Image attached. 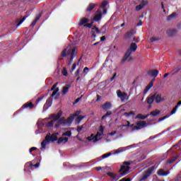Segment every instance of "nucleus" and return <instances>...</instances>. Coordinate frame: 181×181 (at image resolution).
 Wrapping results in <instances>:
<instances>
[{"label": "nucleus", "mask_w": 181, "mask_h": 181, "mask_svg": "<svg viewBox=\"0 0 181 181\" xmlns=\"http://www.w3.org/2000/svg\"><path fill=\"white\" fill-rule=\"evenodd\" d=\"M76 50H77V48H76L74 46L69 45L67 49H64L61 52V57L59 58V60H62V57H66L67 54L68 56H70V59L67 61L68 66H71V63H73V60L74 59V57L77 56V52H76Z\"/></svg>", "instance_id": "f257e3e1"}, {"label": "nucleus", "mask_w": 181, "mask_h": 181, "mask_svg": "<svg viewBox=\"0 0 181 181\" xmlns=\"http://www.w3.org/2000/svg\"><path fill=\"white\" fill-rule=\"evenodd\" d=\"M59 135V133H54L52 134H51L50 133H48L45 139L42 141L41 143V147L42 148V149H45V148H46V145H47V144H49L50 142H56V141H57L58 137L57 136Z\"/></svg>", "instance_id": "f03ea898"}, {"label": "nucleus", "mask_w": 181, "mask_h": 181, "mask_svg": "<svg viewBox=\"0 0 181 181\" xmlns=\"http://www.w3.org/2000/svg\"><path fill=\"white\" fill-rule=\"evenodd\" d=\"M136 49H138V45H136L135 42L132 43L129 49L127 50L123 59L121 60V64H124V63H125V62L129 59L132 52H136Z\"/></svg>", "instance_id": "7ed1b4c3"}, {"label": "nucleus", "mask_w": 181, "mask_h": 181, "mask_svg": "<svg viewBox=\"0 0 181 181\" xmlns=\"http://www.w3.org/2000/svg\"><path fill=\"white\" fill-rule=\"evenodd\" d=\"M129 165H131V161L123 162V165L121 166V168L119 170L122 176H125V175L129 172Z\"/></svg>", "instance_id": "20e7f679"}, {"label": "nucleus", "mask_w": 181, "mask_h": 181, "mask_svg": "<svg viewBox=\"0 0 181 181\" xmlns=\"http://www.w3.org/2000/svg\"><path fill=\"white\" fill-rule=\"evenodd\" d=\"M57 87V83H54L51 88V91H52L51 97L54 98V100H59V98H60V94L59 93V88Z\"/></svg>", "instance_id": "39448f33"}, {"label": "nucleus", "mask_w": 181, "mask_h": 181, "mask_svg": "<svg viewBox=\"0 0 181 181\" xmlns=\"http://www.w3.org/2000/svg\"><path fill=\"white\" fill-rule=\"evenodd\" d=\"M155 170V166L152 165L151 167L148 168L147 170L144 173L143 177L140 180H146L151 175H152V173Z\"/></svg>", "instance_id": "423d86ee"}, {"label": "nucleus", "mask_w": 181, "mask_h": 181, "mask_svg": "<svg viewBox=\"0 0 181 181\" xmlns=\"http://www.w3.org/2000/svg\"><path fill=\"white\" fill-rule=\"evenodd\" d=\"M144 127H146V122L140 121L136 123V126H134L132 128V131H135V129H142Z\"/></svg>", "instance_id": "0eeeda50"}, {"label": "nucleus", "mask_w": 181, "mask_h": 181, "mask_svg": "<svg viewBox=\"0 0 181 181\" xmlns=\"http://www.w3.org/2000/svg\"><path fill=\"white\" fill-rule=\"evenodd\" d=\"M101 18H103V12H101V10H98L93 16V21L95 22H100L101 21Z\"/></svg>", "instance_id": "6e6552de"}, {"label": "nucleus", "mask_w": 181, "mask_h": 181, "mask_svg": "<svg viewBox=\"0 0 181 181\" xmlns=\"http://www.w3.org/2000/svg\"><path fill=\"white\" fill-rule=\"evenodd\" d=\"M148 4H149V1L147 0H143L140 4L136 6V11H139L141 9H144V8H145L146 5H148Z\"/></svg>", "instance_id": "1a4fd4ad"}, {"label": "nucleus", "mask_w": 181, "mask_h": 181, "mask_svg": "<svg viewBox=\"0 0 181 181\" xmlns=\"http://www.w3.org/2000/svg\"><path fill=\"white\" fill-rule=\"evenodd\" d=\"M101 108L104 111H108V110H111V108H112V104H111L110 102H106L101 105Z\"/></svg>", "instance_id": "9d476101"}, {"label": "nucleus", "mask_w": 181, "mask_h": 181, "mask_svg": "<svg viewBox=\"0 0 181 181\" xmlns=\"http://www.w3.org/2000/svg\"><path fill=\"white\" fill-rule=\"evenodd\" d=\"M147 74H148V76H151V77H154V78H156V77H158V74H159V71H158L157 69L148 71L147 72Z\"/></svg>", "instance_id": "9b49d317"}, {"label": "nucleus", "mask_w": 181, "mask_h": 181, "mask_svg": "<svg viewBox=\"0 0 181 181\" xmlns=\"http://www.w3.org/2000/svg\"><path fill=\"white\" fill-rule=\"evenodd\" d=\"M22 108H25L27 110H33L35 108V105L32 102H27L23 106Z\"/></svg>", "instance_id": "f8f14e48"}, {"label": "nucleus", "mask_w": 181, "mask_h": 181, "mask_svg": "<svg viewBox=\"0 0 181 181\" xmlns=\"http://www.w3.org/2000/svg\"><path fill=\"white\" fill-rule=\"evenodd\" d=\"M153 95H156L154 98V100L156 103V104H159L161 101H165V99L162 98V95L154 93Z\"/></svg>", "instance_id": "ddd939ff"}, {"label": "nucleus", "mask_w": 181, "mask_h": 181, "mask_svg": "<svg viewBox=\"0 0 181 181\" xmlns=\"http://www.w3.org/2000/svg\"><path fill=\"white\" fill-rule=\"evenodd\" d=\"M71 88V85L69 84L66 85V86H64L62 90V95H66L69 93V90Z\"/></svg>", "instance_id": "4468645a"}, {"label": "nucleus", "mask_w": 181, "mask_h": 181, "mask_svg": "<svg viewBox=\"0 0 181 181\" xmlns=\"http://www.w3.org/2000/svg\"><path fill=\"white\" fill-rule=\"evenodd\" d=\"M177 33V30L176 29H173V30H168L166 31V34L169 37H172L175 36Z\"/></svg>", "instance_id": "2eb2a0df"}, {"label": "nucleus", "mask_w": 181, "mask_h": 181, "mask_svg": "<svg viewBox=\"0 0 181 181\" xmlns=\"http://www.w3.org/2000/svg\"><path fill=\"white\" fill-rule=\"evenodd\" d=\"M53 103V99L49 98L47 100L45 104L44 105L45 110H47L49 107H52V104Z\"/></svg>", "instance_id": "dca6fc26"}, {"label": "nucleus", "mask_w": 181, "mask_h": 181, "mask_svg": "<svg viewBox=\"0 0 181 181\" xmlns=\"http://www.w3.org/2000/svg\"><path fill=\"white\" fill-rule=\"evenodd\" d=\"M90 22V19L87 18H83L80 20V22L78 23V26H83V25H86Z\"/></svg>", "instance_id": "f3484780"}, {"label": "nucleus", "mask_w": 181, "mask_h": 181, "mask_svg": "<svg viewBox=\"0 0 181 181\" xmlns=\"http://www.w3.org/2000/svg\"><path fill=\"white\" fill-rule=\"evenodd\" d=\"M169 173H170V171H165V170H163L162 169H160L158 171V176H168V175H169Z\"/></svg>", "instance_id": "a211bd4d"}, {"label": "nucleus", "mask_w": 181, "mask_h": 181, "mask_svg": "<svg viewBox=\"0 0 181 181\" xmlns=\"http://www.w3.org/2000/svg\"><path fill=\"white\" fill-rule=\"evenodd\" d=\"M62 112H58L57 115L52 114L51 115V117L53 118L54 121H59L60 117H62Z\"/></svg>", "instance_id": "6ab92c4d"}, {"label": "nucleus", "mask_w": 181, "mask_h": 181, "mask_svg": "<svg viewBox=\"0 0 181 181\" xmlns=\"http://www.w3.org/2000/svg\"><path fill=\"white\" fill-rule=\"evenodd\" d=\"M134 35V30H131L124 35V39H131Z\"/></svg>", "instance_id": "aec40b11"}, {"label": "nucleus", "mask_w": 181, "mask_h": 181, "mask_svg": "<svg viewBox=\"0 0 181 181\" xmlns=\"http://www.w3.org/2000/svg\"><path fill=\"white\" fill-rule=\"evenodd\" d=\"M84 118H86V116H81L79 115L78 116L76 119H75V124L76 125H78V124H80V122H81L82 119H84Z\"/></svg>", "instance_id": "412c9836"}, {"label": "nucleus", "mask_w": 181, "mask_h": 181, "mask_svg": "<svg viewBox=\"0 0 181 181\" xmlns=\"http://www.w3.org/2000/svg\"><path fill=\"white\" fill-rule=\"evenodd\" d=\"M95 6H97V4L93 3L90 4L86 9V11L91 12V11H93V9L95 8Z\"/></svg>", "instance_id": "4be33fe9"}, {"label": "nucleus", "mask_w": 181, "mask_h": 181, "mask_svg": "<svg viewBox=\"0 0 181 181\" xmlns=\"http://www.w3.org/2000/svg\"><path fill=\"white\" fill-rule=\"evenodd\" d=\"M74 116L73 115H70L69 117L66 119V124H72L73 121H74Z\"/></svg>", "instance_id": "5701e85b"}, {"label": "nucleus", "mask_w": 181, "mask_h": 181, "mask_svg": "<svg viewBox=\"0 0 181 181\" xmlns=\"http://www.w3.org/2000/svg\"><path fill=\"white\" fill-rule=\"evenodd\" d=\"M156 95H153L150 97L147 98V104H153V101H155Z\"/></svg>", "instance_id": "b1692460"}, {"label": "nucleus", "mask_w": 181, "mask_h": 181, "mask_svg": "<svg viewBox=\"0 0 181 181\" xmlns=\"http://www.w3.org/2000/svg\"><path fill=\"white\" fill-rule=\"evenodd\" d=\"M64 143L66 142H68L69 141V138L67 137H60L59 139H58V141H57V144L58 145H60V144H62V142H64Z\"/></svg>", "instance_id": "393cba45"}, {"label": "nucleus", "mask_w": 181, "mask_h": 181, "mask_svg": "<svg viewBox=\"0 0 181 181\" xmlns=\"http://www.w3.org/2000/svg\"><path fill=\"white\" fill-rule=\"evenodd\" d=\"M110 115H112V112L111 110L107 111L101 118L102 121L107 119V117H110Z\"/></svg>", "instance_id": "a878e982"}, {"label": "nucleus", "mask_w": 181, "mask_h": 181, "mask_svg": "<svg viewBox=\"0 0 181 181\" xmlns=\"http://www.w3.org/2000/svg\"><path fill=\"white\" fill-rule=\"evenodd\" d=\"M107 176H110L112 177V179H115V180H118L119 179V177H118L117 175L114 174L113 173H107Z\"/></svg>", "instance_id": "bb28decb"}, {"label": "nucleus", "mask_w": 181, "mask_h": 181, "mask_svg": "<svg viewBox=\"0 0 181 181\" xmlns=\"http://www.w3.org/2000/svg\"><path fill=\"white\" fill-rule=\"evenodd\" d=\"M159 114H160V111H159L158 110H155L151 112L150 115H151L152 117H156V115H159Z\"/></svg>", "instance_id": "cd10ccee"}, {"label": "nucleus", "mask_w": 181, "mask_h": 181, "mask_svg": "<svg viewBox=\"0 0 181 181\" xmlns=\"http://www.w3.org/2000/svg\"><path fill=\"white\" fill-rule=\"evenodd\" d=\"M148 115L144 116L142 114H138L136 119L137 118L138 119H146V118H148Z\"/></svg>", "instance_id": "c85d7f7f"}, {"label": "nucleus", "mask_w": 181, "mask_h": 181, "mask_svg": "<svg viewBox=\"0 0 181 181\" xmlns=\"http://www.w3.org/2000/svg\"><path fill=\"white\" fill-rule=\"evenodd\" d=\"M57 122L60 125H66V124H67V123H66V119H64V117H62V119H59L57 121Z\"/></svg>", "instance_id": "c756f323"}, {"label": "nucleus", "mask_w": 181, "mask_h": 181, "mask_svg": "<svg viewBox=\"0 0 181 181\" xmlns=\"http://www.w3.org/2000/svg\"><path fill=\"white\" fill-rule=\"evenodd\" d=\"M177 159V157H173L167 160V163L170 165V163H173Z\"/></svg>", "instance_id": "7c9ffc66"}, {"label": "nucleus", "mask_w": 181, "mask_h": 181, "mask_svg": "<svg viewBox=\"0 0 181 181\" xmlns=\"http://www.w3.org/2000/svg\"><path fill=\"white\" fill-rule=\"evenodd\" d=\"M42 16H37L35 19L33 21V23H31L32 26H35L36 25V23H37V21H39V19H40Z\"/></svg>", "instance_id": "2f4dec72"}, {"label": "nucleus", "mask_w": 181, "mask_h": 181, "mask_svg": "<svg viewBox=\"0 0 181 181\" xmlns=\"http://www.w3.org/2000/svg\"><path fill=\"white\" fill-rule=\"evenodd\" d=\"M101 135H103V134H101L100 132H98L95 136L94 137L95 139L93 141V142H97L98 141H100V139H98V136H101Z\"/></svg>", "instance_id": "473e14b6"}, {"label": "nucleus", "mask_w": 181, "mask_h": 181, "mask_svg": "<svg viewBox=\"0 0 181 181\" xmlns=\"http://www.w3.org/2000/svg\"><path fill=\"white\" fill-rule=\"evenodd\" d=\"M176 16H177V14L176 13H173L172 14L168 16L167 21H170V19H172L173 18H176Z\"/></svg>", "instance_id": "72a5a7b5"}, {"label": "nucleus", "mask_w": 181, "mask_h": 181, "mask_svg": "<svg viewBox=\"0 0 181 181\" xmlns=\"http://www.w3.org/2000/svg\"><path fill=\"white\" fill-rule=\"evenodd\" d=\"M127 96L128 95L127 93H123V94L119 98H120L121 101H125Z\"/></svg>", "instance_id": "f704fd0d"}, {"label": "nucleus", "mask_w": 181, "mask_h": 181, "mask_svg": "<svg viewBox=\"0 0 181 181\" xmlns=\"http://www.w3.org/2000/svg\"><path fill=\"white\" fill-rule=\"evenodd\" d=\"M26 18H28V16L23 17V18L17 23V26L22 25V23H23V22H25L26 20Z\"/></svg>", "instance_id": "c9c22d12"}, {"label": "nucleus", "mask_w": 181, "mask_h": 181, "mask_svg": "<svg viewBox=\"0 0 181 181\" xmlns=\"http://www.w3.org/2000/svg\"><path fill=\"white\" fill-rule=\"evenodd\" d=\"M121 152H124V148H119L117 150H115L114 154L117 155V153H121Z\"/></svg>", "instance_id": "e433bc0d"}, {"label": "nucleus", "mask_w": 181, "mask_h": 181, "mask_svg": "<svg viewBox=\"0 0 181 181\" xmlns=\"http://www.w3.org/2000/svg\"><path fill=\"white\" fill-rule=\"evenodd\" d=\"M85 125H86V124H83L82 126H78L77 129H76L77 132H81V131L84 128Z\"/></svg>", "instance_id": "4c0bfd02"}, {"label": "nucleus", "mask_w": 181, "mask_h": 181, "mask_svg": "<svg viewBox=\"0 0 181 181\" xmlns=\"http://www.w3.org/2000/svg\"><path fill=\"white\" fill-rule=\"evenodd\" d=\"M62 74L65 77H67V76H69V74L67 73V69H66V67L63 68V69H62Z\"/></svg>", "instance_id": "58836bf2"}, {"label": "nucleus", "mask_w": 181, "mask_h": 181, "mask_svg": "<svg viewBox=\"0 0 181 181\" xmlns=\"http://www.w3.org/2000/svg\"><path fill=\"white\" fill-rule=\"evenodd\" d=\"M158 40H160V37H152L151 38H150V42H151L152 43L153 42H158Z\"/></svg>", "instance_id": "ea45409f"}, {"label": "nucleus", "mask_w": 181, "mask_h": 181, "mask_svg": "<svg viewBox=\"0 0 181 181\" xmlns=\"http://www.w3.org/2000/svg\"><path fill=\"white\" fill-rule=\"evenodd\" d=\"M53 122V121H49L48 123H47V128H51L52 127H53V125H54Z\"/></svg>", "instance_id": "a19ab883"}, {"label": "nucleus", "mask_w": 181, "mask_h": 181, "mask_svg": "<svg viewBox=\"0 0 181 181\" xmlns=\"http://www.w3.org/2000/svg\"><path fill=\"white\" fill-rule=\"evenodd\" d=\"M131 127L132 128H134V124H131V123L129 122V121H127V124H123L122 127Z\"/></svg>", "instance_id": "79ce46f5"}, {"label": "nucleus", "mask_w": 181, "mask_h": 181, "mask_svg": "<svg viewBox=\"0 0 181 181\" xmlns=\"http://www.w3.org/2000/svg\"><path fill=\"white\" fill-rule=\"evenodd\" d=\"M111 155H112V153H111V152L105 153V154L102 155V158L103 159H105V158H108V156H111Z\"/></svg>", "instance_id": "37998d69"}, {"label": "nucleus", "mask_w": 181, "mask_h": 181, "mask_svg": "<svg viewBox=\"0 0 181 181\" xmlns=\"http://www.w3.org/2000/svg\"><path fill=\"white\" fill-rule=\"evenodd\" d=\"M76 66H77V63L74 62V64L72 65L70 72L73 73L74 70H76Z\"/></svg>", "instance_id": "c03bdc74"}, {"label": "nucleus", "mask_w": 181, "mask_h": 181, "mask_svg": "<svg viewBox=\"0 0 181 181\" xmlns=\"http://www.w3.org/2000/svg\"><path fill=\"white\" fill-rule=\"evenodd\" d=\"M124 115H126V117H131V115H135V112H125Z\"/></svg>", "instance_id": "a18cd8bd"}, {"label": "nucleus", "mask_w": 181, "mask_h": 181, "mask_svg": "<svg viewBox=\"0 0 181 181\" xmlns=\"http://www.w3.org/2000/svg\"><path fill=\"white\" fill-rule=\"evenodd\" d=\"M107 1H103L102 2V4H101V6H100V8H102V9H104V8H105V6H107Z\"/></svg>", "instance_id": "49530a36"}, {"label": "nucleus", "mask_w": 181, "mask_h": 181, "mask_svg": "<svg viewBox=\"0 0 181 181\" xmlns=\"http://www.w3.org/2000/svg\"><path fill=\"white\" fill-rule=\"evenodd\" d=\"M176 111H177V107H175L173 110H172V111H171V112H170V115H173V114H175L176 113Z\"/></svg>", "instance_id": "de8ad7c7"}, {"label": "nucleus", "mask_w": 181, "mask_h": 181, "mask_svg": "<svg viewBox=\"0 0 181 181\" xmlns=\"http://www.w3.org/2000/svg\"><path fill=\"white\" fill-rule=\"evenodd\" d=\"M84 28H88L89 29H91V28H93L92 23H86L85 25H83Z\"/></svg>", "instance_id": "09e8293b"}, {"label": "nucleus", "mask_w": 181, "mask_h": 181, "mask_svg": "<svg viewBox=\"0 0 181 181\" xmlns=\"http://www.w3.org/2000/svg\"><path fill=\"white\" fill-rule=\"evenodd\" d=\"M64 135L65 136H71V131H67L66 132L64 133Z\"/></svg>", "instance_id": "8fccbe9b"}, {"label": "nucleus", "mask_w": 181, "mask_h": 181, "mask_svg": "<svg viewBox=\"0 0 181 181\" xmlns=\"http://www.w3.org/2000/svg\"><path fill=\"white\" fill-rule=\"evenodd\" d=\"M98 132H100V134H102L103 135L104 134V127L103 126L100 127L99 131Z\"/></svg>", "instance_id": "3c124183"}, {"label": "nucleus", "mask_w": 181, "mask_h": 181, "mask_svg": "<svg viewBox=\"0 0 181 181\" xmlns=\"http://www.w3.org/2000/svg\"><path fill=\"white\" fill-rule=\"evenodd\" d=\"M152 87H153V83H149L148 85L146 86L147 90H151V88H152Z\"/></svg>", "instance_id": "603ef678"}, {"label": "nucleus", "mask_w": 181, "mask_h": 181, "mask_svg": "<svg viewBox=\"0 0 181 181\" xmlns=\"http://www.w3.org/2000/svg\"><path fill=\"white\" fill-rule=\"evenodd\" d=\"M175 181H181V174H178L175 179Z\"/></svg>", "instance_id": "864d4df0"}, {"label": "nucleus", "mask_w": 181, "mask_h": 181, "mask_svg": "<svg viewBox=\"0 0 181 181\" xmlns=\"http://www.w3.org/2000/svg\"><path fill=\"white\" fill-rule=\"evenodd\" d=\"M81 113V112L78 110L75 113H74V115H72L74 116V118H76V117H78V115H80Z\"/></svg>", "instance_id": "5fc2aeb1"}, {"label": "nucleus", "mask_w": 181, "mask_h": 181, "mask_svg": "<svg viewBox=\"0 0 181 181\" xmlns=\"http://www.w3.org/2000/svg\"><path fill=\"white\" fill-rule=\"evenodd\" d=\"M124 93H122V92L121 90H117V97H121Z\"/></svg>", "instance_id": "6e6d98bb"}, {"label": "nucleus", "mask_w": 181, "mask_h": 181, "mask_svg": "<svg viewBox=\"0 0 181 181\" xmlns=\"http://www.w3.org/2000/svg\"><path fill=\"white\" fill-rule=\"evenodd\" d=\"M101 101V96L100 95H97L96 103Z\"/></svg>", "instance_id": "4d7b16f0"}, {"label": "nucleus", "mask_w": 181, "mask_h": 181, "mask_svg": "<svg viewBox=\"0 0 181 181\" xmlns=\"http://www.w3.org/2000/svg\"><path fill=\"white\" fill-rule=\"evenodd\" d=\"M36 149H37V148L32 147V148H30L29 152L32 153V152H33V151H36Z\"/></svg>", "instance_id": "13d9d810"}, {"label": "nucleus", "mask_w": 181, "mask_h": 181, "mask_svg": "<svg viewBox=\"0 0 181 181\" xmlns=\"http://www.w3.org/2000/svg\"><path fill=\"white\" fill-rule=\"evenodd\" d=\"M80 74V69H77V71L75 73V77H78Z\"/></svg>", "instance_id": "bf43d9fd"}, {"label": "nucleus", "mask_w": 181, "mask_h": 181, "mask_svg": "<svg viewBox=\"0 0 181 181\" xmlns=\"http://www.w3.org/2000/svg\"><path fill=\"white\" fill-rule=\"evenodd\" d=\"M115 77H117V73H115L113 76L110 78V81H113L114 78H115Z\"/></svg>", "instance_id": "052dcab7"}, {"label": "nucleus", "mask_w": 181, "mask_h": 181, "mask_svg": "<svg viewBox=\"0 0 181 181\" xmlns=\"http://www.w3.org/2000/svg\"><path fill=\"white\" fill-rule=\"evenodd\" d=\"M107 39V37H105V36H103L100 37V42H104V40H105Z\"/></svg>", "instance_id": "680f3d73"}, {"label": "nucleus", "mask_w": 181, "mask_h": 181, "mask_svg": "<svg viewBox=\"0 0 181 181\" xmlns=\"http://www.w3.org/2000/svg\"><path fill=\"white\" fill-rule=\"evenodd\" d=\"M88 70H89L88 67H85V68L83 69V73L87 74V71H88Z\"/></svg>", "instance_id": "e2e57ef3"}, {"label": "nucleus", "mask_w": 181, "mask_h": 181, "mask_svg": "<svg viewBox=\"0 0 181 181\" xmlns=\"http://www.w3.org/2000/svg\"><path fill=\"white\" fill-rule=\"evenodd\" d=\"M95 33L98 35L100 33H101V30H100V29H98V28L97 29L95 30Z\"/></svg>", "instance_id": "0e129e2a"}, {"label": "nucleus", "mask_w": 181, "mask_h": 181, "mask_svg": "<svg viewBox=\"0 0 181 181\" xmlns=\"http://www.w3.org/2000/svg\"><path fill=\"white\" fill-rule=\"evenodd\" d=\"M81 100V98H78L77 99H76L74 104H77V103H78V101H80Z\"/></svg>", "instance_id": "69168bd1"}, {"label": "nucleus", "mask_w": 181, "mask_h": 181, "mask_svg": "<svg viewBox=\"0 0 181 181\" xmlns=\"http://www.w3.org/2000/svg\"><path fill=\"white\" fill-rule=\"evenodd\" d=\"M136 25L137 26H142V21L140 20Z\"/></svg>", "instance_id": "338daca9"}, {"label": "nucleus", "mask_w": 181, "mask_h": 181, "mask_svg": "<svg viewBox=\"0 0 181 181\" xmlns=\"http://www.w3.org/2000/svg\"><path fill=\"white\" fill-rule=\"evenodd\" d=\"M91 33H92V37H94V38L97 37V35H95V32H91Z\"/></svg>", "instance_id": "774afa93"}]
</instances>
